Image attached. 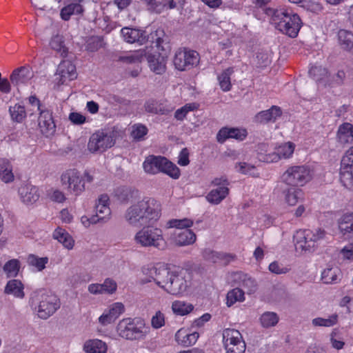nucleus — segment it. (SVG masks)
Returning <instances> with one entry per match:
<instances>
[{
    "instance_id": "f257e3e1",
    "label": "nucleus",
    "mask_w": 353,
    "mask_h": 353,
    "mask_svg": "<svg viewBox=\"0 0 353 353\" xmlns=\"http://www.w3.org/2000/svg\"><path fill=\"white\" fill-rule=\"evenodd\" d=\"M141 272L143 276L139 279L140 284L144 285L153 281L172 295L183 294L190 285L184 272L172 270L162 263L143 267Z\"/></svg>"
},
{
    "instance_id": "f03ea898",
    "label": "nucleus",
    "mask_w": 353,
    "mask_h": 353,
    "mask_svg": "<svg viewBox=\"0 0 353 353\" xmlns=\"http://www.w3.org/2000/svg\"><path fill=\"white\" fill-rule=\"evenodd\" d=\"M161 203L152 197H143L129 206L124 214L125 221L139 227L156 221L161 216Z\"/></svg>"
},
{
    "instance_id": "7ed1b4c3",
    "label": "nucleus",
    "mask_w": 353,
    "mask_h": 353,
    "mask_svg": "<svg viewBox=\"0 0 353 353\" xmlns=\"http://www.w3.org/2000/svg\"><path fill=\"white\" fill-rule=\"evenodd\" d=\"M266 14L271 17V23L281 32L294 38L301 27V19L298 14L292 10L285 9L274 10L268 8Z\"/></svg>"
},
{
    "instance_id": "20e7f679",
    "label": "nucleus",
    "mask_w": 353,
    "mask_h": 353,
    "mask_svg": "<svg viewBox=\"0 0 353 353\" xmlns=\"http://www.w3.org/2000/svg\"><path fill=\"white\" fill-rule=\"evenodd\" d=\"M29 303L33 311L42 319L49 318L60 306L58 298L43 290L33 292Z\"/></svg>"
},
{
    "instance_id": "39448f33",
    "label": "nucleus",
    "mask_w": 353,
    "mask_h": 353,
    "mask_svg": "<svg viewBox=\"0 0 353 353\" xmlns=\"http://www.w3.org/2000/svg\"><path fill=\"white\" fill-rule=\"evenodd\" d=\"M118 334L130 341H143L150 332L144 319L140 317L125 318L121 320L117 326Z\"/></svg>"
},
{
    "instance_id": "423d86ee",
    "label": "nucleus",
    "mask_w": 353,
    "mask_h": 353,
    "mask_svg": "<svg viewBox=\"0 0 353 353\" xmlns=\"http://www.w3.org/2000/svg\"><path fill=\"white\" fill-rule=\"evenodd\" d=\"M133 239L135 244L141 248H154L164 250L167 247L163 231L158 228L143 227L136 232Z\"/></svg>"
},
{
    "instance_id": "0eeeda50",
    "label": "nucleus",
    "mask_w": 353,
    "mask_h": 353,
    "mask_svg": "<svg viewBox=\"0 0 353 353\" xmlns=\"http://www.w3.org/2000/svg\"><path fill=\"white\" fill-rule=\"evenodd\" d=\"M327 233L321 228L300 230L294 235L296 249L312 252L322 241L326 239Z\"/></svg>"
},
{
    "instance_id": "6e6552de",
    "label": "nucleus",
    "mask_w": 353,
    "mask_h": 353,
    "mask_svg": "<svg viewBox=\"0 0 353 353\" xmlns=\"http://www.w3.org/2000/svg\"><path fill=\"white\" fill-rule=\"evenodd\" d=\"M143 167L145 172L148 174L163 172L174 179L180 176V170L177 166L164 157L148 156L144 161Z\"/></svg>"
},
{
    "instance_id": "1a4fd4ad",
    "label": "nucleus",
    "mask_w": 353,
    "mask_h": 353,
    "mask_svg": "<svg viewBox=\"0 0 353 353\" xmlns=\"http://www.w3.org/2000/svg\"><path fill=\"white\" fill-rule=\"evenodd\" d=\"M312 179V171L307 165L289 167L282 175L283 181L290 186L302 187Z\"/></svg>"
},
{
    "instance_id": "9d476101",
    "label": "nucleus",
    "mask_w": 353,
    "mask_h": 353,
    "mask_svg": "<svg viewBox=\"0 0 353 353\" xmlns=\"http://www.w3.org/2000/svg\"><path fill=\"white\" fill-rule=\"evenodd\" d=\"M61 182L70 194L75 196L81 194L85 190L82 175L75 169L65 171L61 176Z\"/></svg>"
},
{
    "instance_id": "9b49d317",
    "label": "nucleus",
    "mask_w": 353,
    "mask_h": 353,
    "mask_svg": "<svg viewBox=\"0 0 353 353\" xmlns=\"http://www.w3.org/2000/svg\"><path fill=\"white\" fill-rule=\"evenodd\" d=\"M114 144V139L112 133L99 130L90 137L88 148L92 153L102 152L113 146Z\"/></svg>"
},
{
    "instance_id": "f8f14e48",
    "label": "nucleus",
    "mask_w": 353,
    "mask_h": 353,
    "mask_svg": "<svg viewBox=\"0 0 353 353\" xmlns=\"http://www.w3.org/2000/svg\"><path fill=\"white\" fill-rule=\"evenodd\" d=\"M199 61V53L194 50L179 49L174 54L173 63L175 68L181 71L190 70Z\"/></svg>"
},
{
    "instance_id": "ddd939ff",
    "label": "nucleus",
    "mask_w": 353,
    "mask_h": 353,
    "mask_svg": "<svg viewBox=\"0 0 353 353\" xmlns=\"http://www.w3.org/2000/svg\"><path fill=\"white\" fill-rule=\"evenodd\" d=\"M340 179L344 186H353V146L346 151L342 158Z\"/></svg>"
},
{
    "instance_id": "4468645a",
    "label": "nucleus",
    "mask_w": 353,
    "mask_h": 353,
    "mask_svg": "<svg viewBox=\"0 0 353 353\" xmlns=\"http://www.w3.org/2000/svg\"><path fill=\"white\" fill-rule=\"evenodd\" d=\"M57 80L59 85L67 83L77 78L75 65L70 61L65 60L59 63L57 70Z\"/></svg>"
},
{
    "instance_id": "2eb2a0df",
    "label": "nucleus",
    "mask_w": 353,
    "mask_h": 353,
    "mask_svg": "<svg viewBox=\"0 0 353 353\" xmlns=\"http://www.w3.org/2000/svg\"><path fill=\"white\" fill-rule=\"evenodd\" d=\"M34 77V72L29 65L16 68L10 76L11 83L17 88L26 85Z\"/></svg>"
},
{
    "instance_id": "dca6fc26",
    "label": "nucleus",
    "mask_w": 353,
    "mask_h": 353,
    "mask_svg": "<svg viewBox=\"0 0 353 353\" xmlns=\"http://www.w3.org/2000/svg\"><path fill=\"white\" fill-rule=\"evenodd\" d=\"M39 127L41 132L46 137H50L55 132L56 125L52 118V112L48 108L39 112Z\"/></svg>"
},
{
    "instance_id": "f3484780",
    "label": "nucleus",
    "mask_w": 353,
    "mask_h": 353,
    "mask_svg": "<svg viewBox=\"0 0 353 353\" xmlns=\"http://www.w3.org/2000/svg\"><path fill=\"white\" fill-rule=\"evenodd\" d=\"M231 282L233 285H238L245 293L252 294L256 290L255 281L248 274L243 272H234L231 275Z\"/></svg>"
},
{
    "instance_id": "a211bd4d",
    "label": "nucleus",
    "mask_w": 353,
    "mask_h": 353,
    "mask_svg": "<svg viewBox=\"0 0 353 353\" xmlns=\"http://www.w3.org/2000/svg\"><path fill=\"white\" fill-rule=\"evenodd\" d=\"M145 110L152 114H167L172 112L174 107L166 100L149 99L144 104Z\"/></svg>"
},
{
    "instance_id": "6ab92c4d",
    "label": "nucleus",
    "mask_w": 353,
    "mask_h": 353,
    "mask_svg": "<svg viewBox=\"0 0 353 353\" xmlns=\"http://www.w3.org/2000/svg\"><path fill=\"white\" fill-rule=\"evenodd\" d=\"M295 145L292 142L284 143L275 148V150L264 158L267 163L277 162L281 159H288L294 153Z\"/></svg>"
},
{
    "instance_id": "aec40b11",
    "label": "nucleus",
    "mask_w": 353,
    "mask_h": 353,
    "mask_svg": "<svg viewBox=\"0 0 353 353\" xmlns=\"http://www.w3.org/2000/svg\"><path fill=\"white\" fill-rule=\"evenodd\" d=\"M109 197L107 194L101 195L95 205L94 216L99 219V223H106L111 215V210L108 206Z\"/></svg>"
},
{
    "instance_id": "412c9836",
    "label": "nucleus",
    "mask_w": 353,
    "mask_h": 353,
    "mask_svg": "<svg viewBox=\"0 0 353 353\" xmlns=\"http://www.w3.org/2000/svg\"><path fill=\"white\" fill-rule=\"evenodd\" d=\"M172 242L177 246H187L193 244L196 236L193 231L189 229L175 230L171 235Z\"/></svg>"
},
{
    "instance_id": "4be33fe9",
    "label": "nucleus",
    "mask_w": 353,
    "mask_h": 353,
    "mask_svg": "<svg viewBox=\"0 0 353 353\" xmlns=\"http://www.w3.org/2000/svg\"><path fill=\"white\" fill-rule=\"evenodd\" d=\"M121 33L123 40L130 43H138L141 45L148 39L145 31L139 29L125 27L121 29Z\"/></svg>"
},
{
    "instance_id": "5701e85b",
    "label": "nucleus",
    "mask_w": 353,
    "mask_h": 353,
    "mask_svg": "<svg viewBox=\"0 0 353 353\" xmlns=\"http://www.w3.org/2000/svg\"><path fill=\"white\" fill-rule=\"evenodd\" d=\"M247 136V131L243 128H221L216 136L217 141L223 143L227 139H235L242 141Z\"/></svg>"
},
{
    "instance_id": "b1692460",
    "label": "nucleus",
    "mask_w": 353,
    "mask_h": 353,
    "mask_svg": "<svg viewBox=\"0 0 353 353\" xmlns=\"http://www.w3.org/2000/svg\"><path fill=\"white\" fill-rule=\"evenodd\" d=\"M148 65L152 71L156 74L163 73L166 69V58L159 52L146 55Z\"/></svg>"
},
{
    "instance_id": "393cba45",
    "label": "nucleus",
    "mask_w": 353,
    "mask_h": 353,
    "mask_svg": "<svg viewBox=\"0 0 353 353\" xmlns=\"http://www.w3.org/2000/svg\"><path fill=\"white\" fill-rule=\"evenodd\" d=\"M19 194L22 201L26 204L35 203L40 196L38 188L30 184H26L20 187Z\"/></svg>"
},
{
    "instance_id": "a878e982",
    "label": "nucleus",
    "mask_w": 353,
    "mask_h": 353,
    "mask_svg": "<svg viewBox=\"0 0 353 353\" xmlns=\"http://www.w3.org/2000/svg\"><path fill=\"white\" fill-rule=\"evenodd\" d=\"M336 139L339 144L346 145L353 143V125L343 123L339 126Z\"/></svg>"
},
{
    "instance_id": "bb28decb",
    "label": "nucleus",
    "mask_w": 353,
    "mask_h": 353,
    "mask_svg": "<svg viewBox=\"0 0 353 353\" xmlns=\"http://www.w3.org/2000/svg\"><path fill=\"white\" fill-rule=\"evenodd\" d=\"M83 0H71L61 10V17L64 21H68L72 15L80 14L83 12L81 2Z\"/></svg>"
},
{
    "instance_id": "cd10ccee",
    "label": "nucleus",
    "mask_w": 353,
    "mask_h": 353,
    "mask_svg": "<svg viewBox=\"0 0 353 353\" xmlns=\"http://www.w3.org/2000/svg\"><path fill=\"white\" fill-rule=\"evenodd\" d=\"M223 345H236L238 343H245L240 332L235 329L227 328L223 331Z\"/></svg>"
},
{
    "instance_id": "c85d7f7f",
    "label": "nucleus",
    "mask_w": 353,
    "mask_h": 353,
    "mask_svg": "<svg viewBox=\"0 0 353 353\" xmlns=\"http://www.w3.org/2000/svg\"><path fill=\"white\" fill-rule=\"evenodd\" d=\"M339 228L343 236L353 239V212L341 216L339 221Z\"/></svg>"
},
{
    "instance_id": "c756f323",
    "label": "nucleus",
    "mask_w": 353,
    "mask_h": 353,
    "mask_svg": "<svg viewBox=\"0 0 353 353\" xmlns=\"http://www.w3.org/2000/svg\"><path fill=\"white\" fill-rule=\"evenodd\" d=\"M229 188L221 186L211 190L206 196V200L211 204H219L229 194Z\"/></svg>"
},
{
    "instance_id": "7c9ffc66",
    "label": "nucleus",
    "mask_w": 353,
    "mask_h": 353,
    "mask_svg": "<svg viewBox=\"0 0 353 353\" xmlns=\"http://www.w3.org/2000/svg\"><path fill=\"white\" fill-rule=\"evenodd\" d=\"M285 201L290 205H295L304 199V192L300 188L292 186L284 192Z\"/></svg>"
},
{
    "instance_id": "2f4dec72",
    "label": "nucleus",
    "mask_w": 353,
    "mask_h": 353,
    "mask_svg": "<svg viewBox=\"0 0 353 353\" xmlns=\"http://www.w3.org/2000/svg\"><path fill=\"white\" fill-rule=\"evenodd\" d=\"M83 350L86 353H106L108 346L101 340L97 339H90L84 343Z\"/></svg>"
},
{
    "instance_id": "473e14b6",
    "label": "nucleus",
    "mask_w": 353,
    "mask_h": 353,
    "mask_svg": "<svg viewBox=\"0 0 353 353\" xmlns=\"http://www.w3.org/2000/svg\"><path fill=\"white\" fill-rule=\"evenodd\" d=\"M281 114L282 111L281 108L278 106L273 105L269 110L259 112L256 116V119L261 123L275 121L277 118L281 116Z\"/></svg>"
},
{
    "instance_id": "72a5a7b5",
    "label": "nucleus",
    "mask_w": 353,
    "mask_h": 353,
    "mask_svg": "<svg viewBox=\"0 0 353 353\" xmlns=\"http://www.w3.org/2000/svg\"><path fill=\"white\" fill-rule=\"evenodd\" d=\"M199 338V333L194 332L192 333H187L185 330L181 329L178 330L175 334L176 341L178 343L183 346H190L194 345Z\"/></svg>"
},
{
    "instance_id": "f704fd0d",
    "label": "nucleus",
    "mask_w": 353,
    "mask_h": 353,
    "mask_svg": "<svg viewBox=\"0 0 353 353\" xmlns=\"http://www.w3.org/2000/svg\"><path fill=\"white\" fill-rule=\"evenodd\" d=\"M145 50H139L134 52H126L118 58V61L126 64L140 63L146 57Z\"/></svg>"
},
{
    "instance_id": "c9c22d12",
    "label": "nucleus",
    "mask_w": 353,
    "mask_h": 353,
    "mask_svg": "<svg viewBox=\"0 0 353 353\" xmlns=\"http://www.w3.org/2000/svg\"><path fill=\"white\" fill-rule=\"evenodd\" d=\"M53 238L61 243L64 248L71 250L74 247V241L64 229L57 228L53 232Z\"/></svg>"
},
{
    "instance_id": "e433bc0d",
    "label": "nucleus",
    "mask_w": 353,
    "mask_h": 353,
    "mask_svg": "<svg viewBox=\"0 0 353 353\" xmlns=\"http://www.w3.org/2000/svg\"><path fill=\"white\" fill-rule=\"evenodd\" d=\"M23 288V285L19 280L13 279L8 282L5 288V292L13 295L16 298L23 299L25 296Z\"/></svg>"
},
{
    "instance_id": "4c0bfd02",
    "label": "nucleus",
    "mask_w": 353,
    "mask_h": 353,
    "mask_svg": "<svg viewBox=\"0 0 353 353\" xmlns=\"http://www.w3.org/2000/svg\"><path fill=\"white\" fill-rule=\"evenodd\" d=\"M0 179L5 183L11 182L14 179L12 165L5 159H0Z\"/></svg>"
},
{
    "instance_id": "58836bf2",
    "label": "nucleus",
    "mask_w": 353,
    "mask_h": 353,
    "mask_svg": "<svg viewBox=\"0 0 353 353\" xmlns=\"http://www.w3.org/2000/svg\"><path fill=\"white\" fill-rule=\"evenodd\" d=\"M50 46L52 50L59 53L61 56H67L68 50L65 46L63 37L62 35H54L50 41Z\"/></svg>"
},
{
    "instance_id": "ea45409f",
    "label": "nucleus",
    "mask_w": 353,
    "mask_h": 353,
    "mask_svg": "<svg viewBox=\"0 0 353 353\" xmlns=\"http://www.w3.org/2000/svg\"><path fill=\"white\" fill-rule=\"evenodd\" d=\"M232 68L224 70L217 77L219 86L223 92H228L231 90L232 83L230 77L233 74Z\"/></svg>"
},
{
    "instance_id": "a19ab883",
    "label": "nucleus",
    "mask_w": 353,
    "mask_h": 353,
    "mask_svg": "<svg viewBox=\"0 0 353 353\" xmlns=\"http://www.w3.org/2000/svg\"><path fill=\"white\" fill-rule=\"evenodd\" d=\"M338 36L339 43L342 48L353 52V33L345 30H341Z\"/></svg>"
},
{
    "instance_id": "79ce46f5",
    "label": "nucleus",
    "mask_w": 353,
    "mask_h": 353,
    "mask_svg": "<svg viewBox=\"0 0 353 353\" xmlns=\"http://www.w3.org/2000/svg\"><path fill=\"white\" fill-rule=\"evenodd\" d=\"M339 316L337 314H332L327 318L317 317L313 319L312 324L314 327H332L338 323Z\"/></svg>"
},
{
    "instance_id": "37998d69",
    "label": "nucleus",
    "mask_w": 353,
    "mask_h": 353,
    "mask_svg": "<svg viewBox=\"0 0 353 353\" xmlns=\"http://www.w3.org/2000/svg\"><path fill=\"white\" fill-rule=\"evenodd\" d=\"M245 292L239 287L229 291L227 294V305L230 307L237 301L242 302L245 300Z\"/></svg>"
},
{
    "instance_id": "c03bdc74",
    "label": "nucleus",
    "mask_w": 353,
    "mask_h": 353,
    "mask_svg": "<svg viewBox=\"0 0 353 353\" xmlns=\"http://www.w3.org/2000/svg\"><path fill=\"white\" fill-rule=\"evenodd\" d=\"M194 307L192 304L187 303L181 301H175L172 303V309L174 314L180 316H184L193 310Z\"/></svg>"
},
{
    "instance_id": "a18cd8bd",
    "label": "nucleus",
    "mask_w": 353,
    "mask_h": 353,
    "mask_svg": "<svg viewBox=\"0 0 353 353\" xmlns=\"http://www.w3.org/2000/svg\"><path fill=\"white\" fill-rule=\"evenodd\" d=\"M135 190L126 186H121L117 188L114 194L117 198L121 202H127L130 201L134 196V193L137 192Z\"/></svg>"
},
{
    "instance_id": "49530a36",
    "label": "nucleus",
    "mask_w": 353,
    "mask_h": 353,
    "mask_svg": "<svg viewBox=\"0 0 353 353\" xmlns=\"http://www.w3.org/2000/svg\"><path fill=\"white\" fill-rule=\"evenodd\" d=\"M184 0H178V3L183 4ZM148 3L154 9L160 12L161 8H168L169 9H174L176 7L177 2L176 0H164L163 3H158L156 0H149Z\"/></svg>"
},
{
    "instance_id": "de8ad7c7",
    "label": "nucleus",
    "mask_w": 353,
    "mask_h": 353,
    "mask_svg": "<svg viewBox=\"0 0 353 353\" xmlns=\"http://www.w3.org/2000/svg\"><path fill=\"white\" fill-rule=\"evenodd\" d=\"M9 112L12 119L18 123L21 122L26 117L25 108L20 104H15L14 106H10Z\"/></svg>"
},
{
    "instance_id": "09e8293b",
    "label": "nucleus",
    "mask_w": 353,
    "mask_h": 353,
    "mask_svg": "<svg viewBox=\"0 0 353 353\" xmlns=\"http://www.w3.org/2000/svg\"><path fill=\"white\" fill-rule=\"evenodd\" d=\"M235 168L238 172L243 174H247L254 177L259 176L256 168L246 162H240L236 163Z\"/></svg>"
},
{
    "instance_id": "8fccbe9b",
    "label": "nucleus",
    "mask_w": 353,
    "mask_h": 353,
    "mask_svg": "<svg viewBox=\"0 0 353 353\" xmlns=\"http://www.w3.org/2000/svg\"><path fill=\"white\" fill-rule=\"evenodd\" d=\"M260 321L263 327L274 326L279 321L278 315L273 312H265L260 318Z\"/></svg>"
},
{
    "instance_id": "3c124183",
    "label": "nucleus",
    "mask_w": 353,
    "mask_h": 353,
    "mask_svg": "<svg viewBox=\"0 0 353 353\" xmlns=\"http://www.w3.org/2000/svg\"><path fill=\"white\" fill-rule=\"evenodd\" d=\"M193 225V221L188 219H171L166 223L168 228H176L178 230L188 229Z\"/></svg>"
},
{
    "instance_id": "603ef678",
    "label": "nucleus",
    "mask_w": 353,
    "mask_h": 353,
    "mask_svg": "<svg viewBox=\"0 0 353 353\" xmlns=\"http://www.w3.org/2000/svg\"><path fill=\"white\" fill-rule=\"evenodd\" d=\"M3 270L8 277L16 276L19 270V262L17 259L8 261L3 266Z\"/></svg>"
},
{
    "instance_id": "864d4df0",
    "label": "nucleus",
    "mask_w": 353,
    "mask_h": 353,
    "mask_svg": "<svg viewBox=\"0 0 353 353\" xmlns=\"http://www.w3.org/2000/svg\"><path fill=\"white\" fill-rule=\"evenodd\" d=\"M148 131L145 125L137 123L132 126L131 136L134 139L140 141L147 134Z\"/></svg>"
},
{
    "instance_id": "5fc2aeb1",
    "label": "nucleus",
    "mask_w": 353,
    "mask_h": 353,
    "mask_svg": "<svg viewBox=\"0 0 353 353\" xmlns=\"http://www.w3.org/2000/svg\"><path fill=\"white\" fill-rule=\"evenodd\" d=\"M339 270L335 268L325 269L321 274V279L325 283H332L337 280Z\"/></svg>"
},
{
    "instance_id": "6e6d98bb",
    "label": "nucleus",
    "mask_w": 353,
    "mask_h": 353,
    "mask_svg": "<svg viewBox=\"0 0 353 353\" xmlns=\"http://www.w3.org/2000/svg\"><path fill=\"white\" fill-rule=\"evenodd\" d=\"M198 105L196 103H187L184 106L176 110L174 117L179 121L183 120L186 114L190 112L197 109Z\"/></svg>"
},
{
    "instance_id": "4d7b16f0",
    "label": "nucleus",
    "mask_w": 353,
    "mask_h": 353,
    "mask_svg": "<svg viewBox=\"0 0 353 353\" xmlns=\"http://www.w3.org/2000/svg\"><path fill=\"white\" fill-rule=\"evenodd\" d=\"M48 259L46 257L39 258L34 255H30L28 259V263L35 267L37 270L41 271L46 267V264L48 263Z\"/></svg>"
},
{
    "instance_id": "13d9d810",
    "label": "nucleus",
    "mask_w": 353,
    "mask_h": 353,
    "mask_svg": "<svg viewBox=\"0 0 353 353\" xmlns=\"http://www.w3.org/2000/svg\"><path fill=\"white\" fill-rule=\"evenodd\" d=\"M327 73V70L321 65H314L309 70V74L316 81L321 80Z\"/></svg>"
},
{
    "instance_id": "bf43d9fd",
    "label": "nucleus",
    "mask_w": 353,
    "mask_h": 353,
    "mask_svg": "<svg viewBox=\"0 0 353 353\" xmlns=\"http://www.w3.org/2000/svg\"><path fill=\"white\" fill-rule=\"evenodd\" d=\"M103 294H112L117 290V284L113 279H105L103 283L101 284Z\"/></svg>"
},
{
    "instance_id": "052dcab7",
    "label": "nucleus",
    "mask_w": 353,
    "mask_h": 353,
    "mask_svg": "<svg viewBox=\"0 0 353 353\" xmlns=\"http://www.w3.org/2000/svg\"><path fill=\"white\" fill-rule=\"evenodd\" d=\"M269 270L276 274H283L288 273L290 268L288 266L279 263L277 261H274L269 265Z\"/></svg>"
},
{
    "instance_id": "680f3d73",
    "label": "nucleus",
    "mask_w": 353,
    "mask_h": 353,
    "mask_svg": "<svg viewBox=\"0 0 353 353\" xmlns=\"http://www.w3.org/2000/svg\"><path fill=\"white\" fill-rule=\"evenodd\" d=\"M108 310L116 320L125 312V307L122 303L116 302L110 305Z\"/></svg>"
},
{
    "instance_id": "e2e57ef3",
    "label": "nucleus",
    "mask_w": 353,
    "mask_h": 353,
    "mask_svg": "<svg viewBox=\"0 0 353 353\" xmlns=\"http://www.w3.org/2000/svg\"><path fill=\"white\" fill-rule=\"evenodd\" d=\"M219 252L214 251L210 248H205L202 252L203 259L209 262L218 263Z\"/></svg>"
},
{
    "instance_id": "0e129e2a",
    "label": "nucleus",
    "mask_w": 353,
    "mask_h": 353,
    "mask_svg": "<svg viewBox=\"0 0 353 353\" xmlns=\"http://www.w3.org/2000/svg\"><path fill=\"white\" fill-rule=\"evenodd\" d=\"M165 324L164 314L160 311L156 312L151 319V325L154 329H159Z\"/></svg>"
},
{
    "instance_id": "69168bd1",
    "label": "nucleus",
    "mask_w": 353,
    "mask_h": 353,
    "mask_svg": "<svg viewBox=\"0 0 353 353\" xmlns=\"http://www.w3.org/2000/svg\"><path fill=\"white\" fill-rule=\"evenodd\" d=\"M256 151L259 159L263 162H266L263 159L272 152L270 151L269 145L264 143L258 145Z\"/></svg>"
},
{
    "instance_id": "338daca9",
    "label": "nucleus",
    "mask_w": 353,
    "mask_h": 353,
    "mask_svg": "<svg viewBox=\"0 0 353 353\" xmlns=\"http://www.w3.org/2000/svg\"><path fill=\"white\" fill-rule=\"evenodd\" d=\"M226 353H244L245 351L246 345L245 343H238L236 345H228L224 346Z\"/></svg>"
},
{
    "instance_id": "774afa93",
    "label": "nucleus",
    "mask_w": 353,
    "mask_h": 353,
    "mask_svg": "<svg viewBox=\"0 0 353 353\" xmlns=\"http://www.w3.org/2000/svg\"><path fill=\"white\" fill-rule=\"evenodd\" d=\"M341 255L345 260L353 261V243H349L341 250Z\"/></svg>"
}]
</instances>
